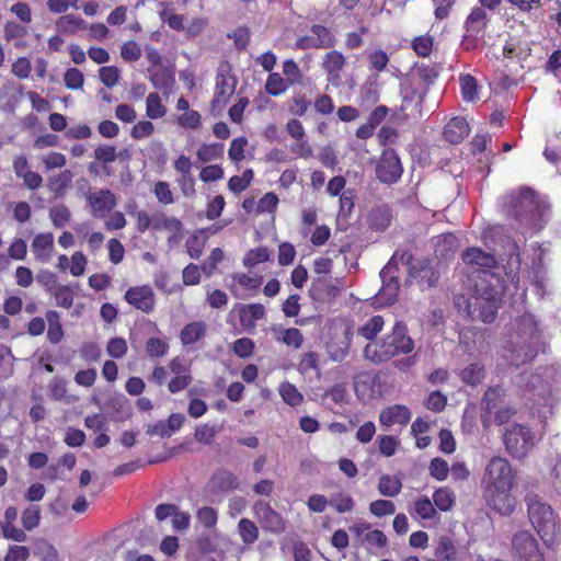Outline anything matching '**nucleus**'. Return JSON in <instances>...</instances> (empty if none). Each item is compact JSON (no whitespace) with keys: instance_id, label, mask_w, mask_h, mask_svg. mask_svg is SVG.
I'll use <instances>...</instances> for the list:
<instances>
[{"instance_id":"obj_1","label":"nucleus","mask_w":561,"mask_h":561,"mask_svg":"<svg viewBox=\"0 0 561 561\" xmlns=\"http://www.w3.org/2000/svg\"><path fill=\"white\" fill-rule=\"evenodd\" d=\"M517 473L511 462L500 456L492 457L486 463L482 479V497L485 504L502 516H510L516 506L512 491Z\"/></svg>"},{"instance_id":"obj_2","label":"nucleus","mask_w":561,"mask_h":561,"mask_svg":"<svg viewBox=\"0 0 561 561\" xmlns=\"http://www.w3.org/2000/svg\"><path fill=\"white\" fill-rule=\"evenodd\" d=\"M494 275L486 271L479 272L474 276L469 296H455L454 304L458 312L471 321L492 323L502 304V294L491 284Z\"/></svg>"},{"instance_id":"obj_3","label":"nucleus","mask_w":561,"mask_h":561,"mask_svg":"<svg viewBox=\"0 0 561 561\" xmlns=\"http://www.w3.org/2000/svg\"><path fill=\"white\" fill-rule=\"evenodd\" d=\"M413 350L414 342L408 333L407 324L397 321L390 333L365 346L364 355L375 364H382L396 356L410 354Z\"/></svg>"},{"instance_id":"obj_4","label":"nucleus","mask_w":561,"mask_h":561,"mask_svg":"<svg viewBox=\"0 0 561 561\" xmlns=\"http://www.w3.org/2000/svg\"><path fill=\"white\" fill-rule=\"evenodd\" d=\"M525 501L528 518L534 529L546 547H553L561 534V527L557 522L554 511L537 494H527Z\"/></svg>"},{"instance_id":"obj_5","label":"nucleus","mask_w":561,"mask_h":561,"mask_svg":"<svg viewBox=\"0 0 561 561\" xmlns=\"http://www.w3.org/2000/svg\"><path fill=\"white\" fill-rule=\"evenodd\" d=\"M506 451L515 459L525 458L536 445V434L527 426L514 423L503 434Z\"/></svg>"},{"instance_id":"obj_6","label":"nucleus","mask_w":561,"mask_h":561,"mask_svg":"<svg viewBox=\"0 0 561 561\" xmlns=\"http://www.w3.org/2000/svg\"><path fill=\"white\" fill-rule=\"evenodd\" d=\"M508 199L507 214L519 224H530L536 219L538 204L531 188L523 187L518 195H511Z\"/></svg>"},{"instance_id":"obj_7","label":"nucleus","mask_w":561,"mask_h":561,"mask_svg":"<svg viewBox=\"0 0 561 561\" xmlns=\"http://www.w3.org/2000/svg\"><path fill=\"white\" fill-rule=\"evenodd\" d=\"M489 22L488 14L481 7H473L467 16L463 28L465 34L461 39V46L469 51L476 49L479 41L483 37Z\"/></svg>"},{"instance_id":"obj_8","label":"nucleus","mask_w":561,"mask_h":561,"mask_svg":"<svg viewBox=\"0 0 561 561\" xmlns=\"http://www.w3.org/2000/svg\"><path fill=\"white\" fill-rule=\"evenodd\" d=\"M403 173V167L394 149H383L376 165V176L385 184L397 183Z\"/></svg>"},{"instance_id":"obj_9","label":"nucleus","mask_w":561,"mask_h":561,"mask_svg":"<svg viewBox=\"0 0 561 561\" xmlns=\"http://www.w3.org/2000/svg\"><path fill=\"white\" fill-rule=\"evenodd\" d=\"M398 272V264L389 261L380 271L382 286L378 291L377 299L383 306L392 305L399 295L400 282L396 275Z\"/></svg>"},{"instance_id":"obj_10","label":"nucleus","mask_w":561,"mask_h":561,"mask_svg":"<svg viewBox=\"0 0 561 561\" xmlns=\"http://www.w3.org/2000/svg\"><path fill=\"white\" fill-rule=\"evenodd\" d=\"M512 549L515 556L524 561H545L537 539L527 530L514 535Z\"/></svg>"},{"instance_id":"obj_11","label":"nucleus","mask_w":561,"mask_h":561,"mask_svg":"<svg viewBox=\"0 0 561 561\" xmlns=\"http://www.w3.org/2000/svg\"><path fill=\"white\" fill-rule=\"evenodd\" d=\"M125 301L144 313H151L156 307V294L148 284L130 286L124 295Z\"/></svg>"},{"instance_id":"obj_12","label":"nucleus","mask_w":561,"mask_h":561,"mask_svg":"<svg viewBox=\"0 0 561 561\" xmlns=\"http://www.w3.org/2000/svg\"><path fill=\"white\" fill-rule=\"evenodd\" d=\"M253 512L262 528L273 534H280L285 530V520L282 515L272 508L270 503L257 501L253 505Z\"/></svg>"},{"instance_id":"obj_13","label":"nucleus","mask_w":561,"mask_h":561,"mask_svg":"<svg viewBox=\"0 0 561 561\" xmlns=\"http://www.w3.org/2000/svg\"><path fill=\"white\" fill-rule=\"evenodd\" d=\"M343 286L342 279L318 277L310 286L309 296L316 302H331L340 295Z\"/></svg>"},{"instance_id":"obj_14","label":"nucleus","mask_w":561,"mask_h":561,"mask_svg":"<svg viewBox=\"0 0 561 561\" xmlns=\"http://www.w3.org/2000/svg\"><path fill=\"white\" fill-rule=\"evenodd\" d=\"M237 80L229 72L218 71L216 75L215 93L211 110H221L236 91Z\"/></svg>"},{"instance_id":"obj_15","label":"nucleus","mask_w":561,"mask_h":561,"mask_svg":"<svg viewBox=\"0 0 561 561\" xmlns=\"http://www.w3.org/2000/svg\"><path fill=\"white\" fill-rule=\"evenodd\" d=\"M91 214L95 218H105L117 204L115 194L108 188H101L87 197Z\"/></svg>"},{"instance_id":"obj_16","label":"nucleus","mask_w":561,"mask_h":561,"mask_svg":"<svg viewBox=\"0 0 561 561\" xmlns=\"http://www.w3.org/2000/svg\"><path fill=\"white\" fill-rule=\"evenodd\" d=\"M54 249V234L51 232L36 234L31 244L35 260L41 263H48L51 260Z\"/></svg>"},{"instance_id":"obj_17","label":"nucleus","mask_w":561,"mask_h":561,"mask_svg":"<svg viewBox=\"0 0 561 561\" xmlns=\"http://www.w3.org/2000/svg\"><path fill=\"white\" fill-rule=\"evenodd\" d=\"M461 259L467 265H477L486 270H493L499 266L494 254L484 252L477 247L466 249L461 254Z\"/></svg>"},{"instance_id":"obj_18","label":"nucleus","mask_w":561,"mask_h":561,"mask_svg":"<svg viewBox=\"0 0 561 561\" xmlns=\"http://www.w3.org/2000/svg\"><path fill=\"white\" fill-rule=\"evenodd\" d=\"M238 313L242 329L252 332L256 327V321L265 317V308L256 302L240 305Z\"/></svg>"},{"instance_id":"obj_19","label":"nucleus","mask_w":561,"mask_h":561,"mask_svg":"<svg viewBox=\"0 0 561 561\" xmlns=\"http://www.w3.org/2000/svg\"><path fill=\"white\" fill-rule=\"evenodd\" d=\"M231 278L232 283L228 288L234 297H240L237 286H240L248 294L254 295L263 283V276L261 275L250 276L244 273H236L231 275Z\"/></svg>"},{"instance_id":"obj_20","label":"nucleus","mask_w":561,"mask_h":561,"mask_svg":"<svg viewBox=\"0 0 561 561\" xmlns=\"http://www.w3.org/2000/svg\"><path fill=\"white\" fill-rule=\"evenodd\" d=\"M411 420L410 410L402 404H394L385 408L379 414V422L382 426L389 427L394 424L405 425Z\"/></svg>"},{"instance_id":"obj_21","label":"nucleus","mask_w":561,"mask_h":561,"mask_svg":"<svg viewBox=\"0 0 561 561\" xmlns=\"http://www.w3.org/2000/svg\"><path fill=\"white\" fill-rule=\"evenodd\" d=\"M470 133V126L465 117H453L445 126L443 135L450 144H460Z\"/></svg>"},{"instance_id":"obj_22","label":"nucleus","mask_w":561,"mask_h":561,"mask_svg":"<svg viewBox=\"0 0 561 561\" xmlns=\"http://www.w3.org/2000/svg\"><path fill=\"white\" fill-rule=\"evenodd\" d=\"M421 103L422 101L416 91L408 92L403 95L400 106L396 110V116L402 121L417 117L421 114Z\"/></svg>"},{"instance_id":"obj_23","label":"nucleus","mask_w":561,"mask_h":561,"mask_svg":"<svg viewBox=\"0 0 561 561\" xmlns=\"http://www.w3.org/2000/svg\"><path fill=\"white\" fill-rule=\"evenodd\" d=\"M183 224L176 217H169L163 211L154 213L153 231H168L172 233L170 240H176L181 237Z\"/></svg>"},{"instance_id":"obj_24","label":"nucleus","mask_w":561,"mask_h":561,"mask_svg":"<svg viewBox=\"0 0 561 561\" xmlns=\"http://www.w3.org/2000/svg\"><path fill=\"white\" fill-rule=\"evenodd\" d=\"M207 324L202 321H193L183 327L180 332V341L183 346H191L206 336Z\"/></svg>"},{"instance_id":"obj_25","label":"nucleus","mask_w":561,"mask_h":561,"mask_svg":"<svg viewBox=\"0 0 561 561\" xmlns=\"http://www.w3.org/2000/svg\"><path fill=\"white\" fill-rule=\"evenodd\" d=\"M459 240L454 233H443L437 237L434 253L440 260L453 257L458 249Z\"/></svg>"},{"instance_id":"obj_26","label":"nucleus","mask_w":561,"mask_h":561,"mask_svg":"<svg viewBox=\"0 0 561 561\" xmlns=\"http://www.w3.org/2000/svg\"><path fill=\"white\" fill-rule=\"evenodd\" d=\"M209 484L214 491L228 492L236 490L239 481L231 471L220 469L211 476Z\"/></svg>"},{"instance_id":"obj_27","label":"nucleus","mask_w":561,"mask_h":561,"mask_svg":"<svg viewBox=\"0 0 561 561\" xmlns=\"http://www.w3.org/2000/svg\"><path fill=\"white\" fill-rule=\"evenodd\" d=\"M411 276L417 280L422 288H431L438 282L439 274L427 261H420L415 271L411 272Z\"/></svg>"},{"instance_id":"obj_28","label":"nucleus","mask_w":561,"mask_h":561,"mask_svg":"<svg viewBox=\"0 0 561 561\" xmlns=\"http://www.w3.org/2000/svg\"><path fill=\"white\" fill-rule=\"evenodd\" d=\"M409 513L411 516L423 520L434 519L437 516L436 507L427 495L417 497L413 503V507L409 510Z\"/></svg>"},{"instance_id":"obj_29","label":"nucleus","mask_w":561,"mask_h":561,"mask_svg":"<svg viewBox=\"0 0 561 561\" xmlns=\"http://www.w3.org/2000/svg\"><path fill=\"white\" fill-rule=\"evenodd\" d=\"M322 68L330 78H340V72L345 66V57L339 50H330L322 58Z\"/></svg>"},{"instance_id":"obj_30","label":"nucleus","mask_w":561,"mask_h":561,"mask_svg":"<svg viewBox=\"0 0 561 561\" xmlns=\"http://www.w3.org/2000/svg\"><path fill=\"white\" fill-rule=\"evenodd\" d=\"M433 504L436 511L449 512L456 504V494L448 486H440L433 493Z\"/></svg>"},{"instance_id":"obj_31","label":"nucleus","mask_w":561,"mask_h":561,"mask_svg":"<svg viewBox=\"0 0 561 561\" xmlns=\"http://www.w3.org/2000/svg\"><path fill=\"white\" fill-rule=\"evenodd\" d=\"M434 556L437 561H455L457 549L454 540L449 536H440L434 549Z\"/></svg>"},{"instance_id":"obj_32","label":"nucleus","mask_w":561,"mask_h":561,"mask_svg":"<svg viewBox=\"0 0 561 561\" xmlns=\"http://www.w3.org/2000/svg\"><path fill=\"white\" fill-rule=\"evenodd\" d=\"M207 236L205 230L201 229L190 236L185 242L186 252L193 260H198L205 249Z\"/></svg>"},{"instance_id":"obj_33","label":"nucleus","mask_w":561,"mask_h":561,"mask_svg":"<svg viewBox=\"0 0 561 561\" xmlns=\"http://www.w3.org/2000/svg\"><path fill=\"white\" fill-rule=\"evenodd\" d=\"M56 26L61 33L75 34L80 30H85L87 22L81 16L75 14H66L57 19Z\"/></svg>"},{"instance_id":"obj_34","label":"nucleus","mask_w":561,"mask_h":561,"mask_svg":"<svg viewBox=\"0 0 561 561\" xmlns=\"http://www.w3.org/2000/svg\"><path fill=\"white\" fill-rule=\"evenodd\" d=\"M402 490V481L398 476L382 474L378 481V492L387 497H396Z\"/></svg>"},{"instance_id":"obj_35","label":"nucleus","mask_w":561,"mask_h":561,"mask_svg":"<svg viewBox=\"0 0 561 561\" xmlns=\"http://www.w3.org/2000/svg\"><path fill=\"white\" fill-rule=\"evenodd\" d=\"M505 400V390L500 387H489L483 394L482 405L486 413L497 409Z\"/></svg>"},{"instance_id":"obj_36","label":"nucleus","mask_w":561,"mask_h":561,"mask_svg":"<svg viewBox=\"0 0 561 561\" xmlns=\"http://www.w3.org/2000/svg\"><path fill=\"white\" fill-rule=\"evenodd\" d=\"M391 222V210L386 206L374 208L369 215L370 227L376 231L386 230Z\"/></svg>"},{"instance_id":"obj_37","label":"nucleus","mask_w":561,"mask_h":561,"mask_svg":"<svg viewBox=\"0 0 561 561\" xmlns=\"http://www.w3.org/2000/svg\"><path fill=\"white\" fill-rule=\"evenodd\" d=\"M286 106L291 115L301 117L308 112L311 101L306 93H296L286 101Z\"/></svg>"},{"instance_id":"obj_38","label":"nucleus","mask_w":561,"mask_h":561,"mask_svg":"<svg viewBox=\"0 0 561 561\" xmlns=\"http://www.w3.org/2000/svg\"><path fill=\"white\" fill-rule=\"evenodd\" d=\"M278 392L283 401L290 407H298L304 401L302 393L289 381H283L278 387Z\"/></svg>"},{"instance_id":"obj_39","label":"nucleus","mask_w":561,"mask_h":561,"mask_svg":"<svg viewBox=\"0 0 561 561\" xmlns=\"http://www.w3.org/2000/svg\"><path fill=\"white\" fill-rule=\"evenodd\" d=\"M167 107L163 105L157 92H150L146 98V115L150 119H159L165 116Z\"/></svg>"},{"instance_id":"obj_40","label":"nucleus","mask_w":561,"mask_h":561,"mask_svg":"<svg viewBox=\"0 0 561 561\" xmlns=\"http://www.w3.org/2000/svg\"><path fill=\"white\" fill-rule=\"evenodd\" d=\"M385 325V320L382 316H374L368 319L360 328L359 334L368 340L369 342L376 341V336L381 332Z\"/></svg>"},{"instance_id":"obj_41","label":"nucleus","mask_w":561,"mask_h":561,"mask_svg":"<svg viewBox=\"0 0 561 561\" xmlns=\"http://www.w3.org/2000/svg\"><path fill=\"white\" fill-rule=\"evenodd\" d=\"M73 179V173L70 170H64L57 175L48 179V188L56 195H62L68 186H70Z\"/></svg>"},{"instance_id":"obj_42","label":"nucleus","mask_w":561,"mask_h":561,"mask_svg":"<svg viewBox=\"0 0 561 561\" xmlns=\"http://www.w3.org/2000/svg\"><path fill=\"white\" fill-rule=\"evenodd\" d=\"M225 145L221 142L203 144L196 151L197 159L202 162H210L224 157Z\"/></svg>"},{"instance_id":"obj_43","label":"nucleus","mask_w":561,"mask_h":561,"mask_svg":"<svg viewBox=\"0 0 561 561\" xmlns=\"http://www.w3.org/2000/svg\"><path fill=\"white\" fill-rule=\"evenodd\" d=\"M310 32L319 48H331L336 43L334 34L327 26L314 24L311 26Z\"/></svg>"},{"instance_id":"obj_44","label":"nucleus","mask_w":561,"mask_h":561,"mask_svg":"<svg viewBox=\"0 0 561 561\" xmlns=\"http://www.w3.org/2000/svg\"><path fill=\"white\" fill-rule=\"evenodd\" d=\"M461 96L466 102H474L478 100V81L477 79L467 73L459 77Z\"/></svg>"},{"instance_id":"obj_45","label":"nucleus","mask_w":561,"mask_h":561,"mask_svg":"<svg viewBox=\"0 0 561 561\" xmlns=\"http://www.w3.org/2000/svg\"><path fill=\"white\" fill-rule=\"evenodd\" d=\"M46 320L48 322L47 339L54 344L59 343L64 337L62 327L59 321V313L55 310H49L46 313Z\"/></svg>"},{"instance_id":"obj_46","label":"nucleus","mask_w":561,"mask_h":561,"mask_svg":"<svg viewBox=\"0 0 561 561\" xmlns=\"http://www.w3.org/2000/svg\"><path fill=\"white\" fill-rule=\"evenodd\" d=\"M95 160L103 163V171L110 175L106 164L114 162L118 157H123V152L117 153L116 147L112 145H101L94 150Z\"/></svg>"},{"instance_id":"obj_47","label":"nucleus","mask_w":561,"mask_h":561,"mask_svg":"<svg viewBox=\"0 0 561 561\" xmlns=\"http://www.w3.org/2000/svg\"><path fill=\"white\" fill-rule=\"evenodd\" d=\"M238 531L243 543L252 545L259 538V528L249 518H241L238 523Z\"/></svg>"},{"instance_id":"obj_48","label":"nucleus","mask_w":561,"mask_h":561,"mask_svg":"<svg viewBox=\"0 0 561 561\" xmlns=\"http://www.w3.org/2000/svg\"><path fill=\"white\" fill-rule=\"evenodd\" d=\"M271 259V251L266 247H259L249 250L243 257V265L247 268H252L260 263L268 262Z\"/></svg>"},{"instance_id":"obj_49","label":"nucleus","mask_w":561,"mask_h":561,"mask_svg":"<svg viewBox=\"0 0 561 561\" xmlns=\"http://www.w3.org/2000/svg\"><path fill=\"white\" fill-rule=\"evenodd\" d=\"M175 122L183 129L196 130L202 127V115L196 110H190L178 115Z\"/></svg>"},{"instance_id":"obj_50","label":"nucleus","mask_w":561,"mask_h":561,"mask_svg":"<svg viewBox=\"0 0 561 561\" xmlns=\"http://www.w3.org/2000/svg\"><path fill=\"white\" fill-rule=\"evenodd\" d=\"M290 83L287 79H284L278 73H271L265 83V90L267 94L272 96H278L287 91Z\"/></svg>"},{"instance_id":"obj_51","label":"nucleus","mask_w":561,"mask_h":561,"mask_svg":"<svg viewBox=\"0 0 561 561\" xmlns=\"http://www.w3.org/2000/svg\"><path fill=\"white\" fill-rule=\"evenodd\" d=\"M434 38L428 33L415 36L411 42V47L420 57H428L433 51Z\"/></svg>"},{"instance_id":"obj_52","label":"nucleus","mask_w":561,"mask_h":561,"mask_svg":"<svg viewBox=\"0 0 561 561\" xmlns=\"http://www.w3.org/2000/svg\"><path fill=\"white\" fill-rule=\"evenodd\" d=\"M277 340L284 343L288 347H294L298 350L304 344V335L301 331L297 328H288L284 329L277 335Z\"/></svg>"},{"instance_id":"obj_53","label":"nucleus","mask_w":561,"mask_h":561,"mask_svg":"<svg viewBox=\"0 0 561 561\" xmlns=\"http://www.w3.org/2000/svg\"><path fill=\"white\" fill-rule=\"evenodd\" d=\"M225 260V252L221 248H215L211 250L208 257L202 264V272L210 277L217 271L218 264Z\"/></svg>"},{"instance_id":"obj_54","label":"nucleus","mask_w":561,"mask_h":561,"mask_svg":"<svg viewBox=\"0 0 561 561\" xmlns=\"http://www.w3.org/2000/svg\"><path fill=\"white\" fill-rule=\"evenodd\" d=\"M146 353L150 358H161L169 352V344L164 339L150 337L146 342Z\"/></svg>"},{"instance_id":"obj_55","label":"nucleus","mask_w":561,"mask_h":561,"mask_svg":"<svg viewBox=\"0 0 561 561\" xmlns=\"http://www.w3.org/2000/svg\"><path fill=\"white\" fill-rule=\"evenodd\" d=\"M320 356L317 352L304 353L298 362L297 369L300 374H307L311 370H320Z\"/></svg>"},{"instance_id":"obj_56","label":"nucleus","mask_w":561,"mask_h":561,"mask_svg":"<svg viewBox=\"0 0 561 561\" xmlns=\"http://www.w3.org/2000/svg\"><path fill=\"white\" fill-rule=\"evenodd\" d=\"M517 330L519 334H526L529 341L536 339L539 334V327L533 316L526 314L518 319Z\"/></svg>"},{"instance_id":"obj_57","label":"nucleus","mask_w":561,"mask_h":561,"mask_svg":"<svg viewBox=\"0 0 561 561\" xmlns=\"http://www.w3.org/2000/svg\"><path fill=\"white\" fill-rule=\"evenodd\" d=\"M329 505L332 506L337 513H348L354 510L355 502L351 495L340 492L331 497Z\"/></svg>"},{"instance_id":"obj_58","label":"nucleus","mask_w":561,"mask_h":561,"mask_svg":"<svg viewBox=\"0 0 561 561\" xmlns=\"http://www.w3.org/2000/svg\"><path fill=\"white\" fill-rule=\"evenodd\" d=\"M484 376L483 366L473 363L468 365L462 369L460 374V378L467 385L476 386L478 385Z\"/></svg>"},{"instance_id":"obj_59","label":"nucleus","mask_w":561,"mask_h":561,"mask_svg":"<svg viewBox=\"0 0 561 561\" xmlns=\"http://www.w3.org/2000/svg\"><path fill=\"white\" fill-rule=\"evenodd\" d=\"M49 217L55 227L62 228L69 222L71 213L67 206L59 204L50 208Z\"/></svg>"},{"instance_id":"obj_60","label":"nucleus","mask_w":561,"mask_h":561,"mask_svg":"<svg viewBox=\"0 0 561 561\" xmlns=\"http://www.w3.org/2000/svg\"><path fill=\"white\" fill-rule=\"evenodd\" d=\"M196 519L205 528L210 529L217 525L218 513L214 507L204 506L197 511Z\"/></svg>"},{"instance_id":"obj_61","label":"nucleus","mask_w":561,"mask_h":561,"mask_svg":"<svg viewBox=\"0 0 561 561\" xmlns=\"http://www.w3.org/2000/svg\"><path fill=\"white\" fill-rule=\"evenodd\" d=\"M128 351L127 342L124 337H112L106 344V352L112 358H123Z\"/></svg>"},{"instance_id":"obj_62","label":"nucleus","mask_w":561,"mask_h":561,"mask_svg":"<svg viewBox=\"0 0 561 561\" xmlns=\"http://www.w3.org/2000/svg\"><path fill=\"white\" fill-rule=\"evenodd\" d=\"M255 343L250 337H241L232 343L233 353L240 358H248L253 355Z\"/></svg>"},{"instance_id":"obj_63","label":"nucleus","mask_w":561,"mask_h":561,"mask_svg":"<svg viewBox=\"0 0 561 561\" xmlns=\"http://www.w3.org/2000/svg\"><path fill=\"white\" fill-rule=\"evenodd\" d=\"M64 83L69 90H79L83 88L84 77L78 68H69L64 75Z\"/></svg>"},{"instance_id":"obj_64","label":"nucleus","mask_w":561,"mask_h":561,"mask_svg":"<svg viewBox=\"0 0 561 561\" xmlns=\"http://www.w3.org/2000/svg\"><path fill=\"white\" fill-rule=\"evenodd\" d=\"M399 444V439L393 435H380L378 437L379 453L385 457L393 456Z\"/></svg>"}]
</instances>
